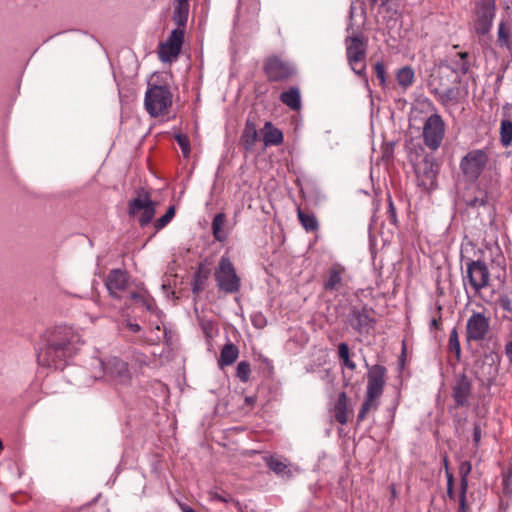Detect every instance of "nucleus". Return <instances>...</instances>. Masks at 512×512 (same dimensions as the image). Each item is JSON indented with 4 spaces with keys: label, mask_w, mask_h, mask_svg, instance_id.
Instances as JSON below:
<instances>
[{
    "label": "nucleus",
    "mask_w": 512,
    "mask_h": 512,
    "mask_svg": "<svg viewBox=\"0 0 512 512\" xmlns=\"http://www.w3.org/2000/svg\"><path fill=\"white\" fill-rule=\"evenodd\" d=\"M81 344L80 335L72 328L56 327L38 352V363L48 368L62 369L77 354Z\"/></svg>",
    "instance_id": "1"
},
{
    "label": "nucleus",
    "mask_w": 512,
    "mask_h": 512,
    "mask_svg": "<svg viewBox=\"0 0 512 512\" xmlns=\"http://www.w3.org/2000/svg\"><path fill=\"white\" fill-rule=\"evenodd\" d=\"M217 287L226 294L237 293L241 288V279L227 256H222L214 271Z\"/></svg>",
    "instance_id": "2"
},
{
    "label": "nucleus",
    "mask_w": 512,
    "mask_h": 512,
    "mask_svg": "<svg viewBox=\"0 0 512 512\" xmlns=\"http://www.w3.org/2000/svg\"><path fill=\"white\" fill-rule=\"evenodd\" d=\"M346 57L352 71L361 77L366 71L367 43L361 35L347 37L345 40Z\"/></svg>",
    "instance_id": "3"
},
{
    "label": "nucleus",
    "mask_w": 512,
    "mask_h": 512,
    "mask_svg": "<svg viewBox=\"0 0 512 512\" xmlns=\"http://www.w3.org/2000/svg\"><path fill=\"white\" fill-rule=\"evenodd\" d=\"M171 104L172 94L166 86L154 85L148 88L145 93V109L152 117L166 113Z\"/></svg>",
    "instance_id": "4"
},
{
    "label": "nucleus",
    "mask_w": 512,
    "mask_h": 512,
    "mask_svg": "<svg viewBox=\"0 0 512 512\" xmlns=\"http://www.w3.org/2000/svg\"><path fill=\"white\" fill-rule=\"evenodd\" d=\"M98 365L103 371V374L95 375V378L104 376L117 386H126L131 382L132 374L128 368V364L123 360L117 357H111L106 361L99 360Z\"/></svg>",
    "instance_id": "5"
},
{
    "label": "nucleus",
    "mask_w": 512,
    "mask_h": 512,
    "mask_svg": "<svg viewBox=\"0 0 512 512\" xmlns=\"http://www.w3.org/2000/svg\"><path fill=\"white\" fill-rule=\"evenodd\" d=\"M488 154L485 150L475 149L469 151L460 162V169L466 179L476 181L488 162Z\"/></svg>",
    "instance_id": "6"
},
{
    "label": "nucleus",
    "mask_w": 512,
    "mask_h": 512,
    "mask_svg": "<svg viewBox=\"0 0 512 512\" xmlns=\"http://www.w3.org/2000/svg\"><path fill=\"white\" fill-rule=\"evenodd\" d=\"M496 15L495 0H481L475 7V19L473 30L477 35H486L492 28V23Z\"/></svg>",
    "instance_id": "7"
},
{
    "label": "nucleus",
    "mask_w": 512,
    "mask_h": 512,
    "mask_svg": "<svg viewBox=\"0 0 512 512\" xmlns=\"http://www.w3.org/2000/svg\"><path fill=\"white\" fill-rule=\"evenodd\" d=\"M445 124L438 114L427 118L423 126V139L425 145L431 150H437L444 138Z\"/></svg>",
    "instance_id": "8"
},
{
    "label": "nucleus",
    "mask_w": 512,
    "mask_h": 512,
    "mask_svg": "<svg viewBox=\"0 0 512 512\" xmlns=\"http://www.w3.org/2000/svg\"><path fill=\"white\" fill-rule=\"evenodd\" d=\"M490 330V318L482 312H473L466 322L467 341H483Z\"/></svg>",
    "instance_id": "9"
},
{
    "label": "nucleus",
    "mask_w": 512,
    "mask_h": 512,
    "mask_svg": "<svg viewBox=\"0 0 512 512\" xmlns=\"http://www.w3.org/2000/svg\"><path fill=\"white\" fill-rule=\"evenodd\" d=\"M183 40L184 30L181 28L174 29L169 38L159 45V59L165 63L175 61L181 51Z\"/></svg>",
    "instance_id": "10"
},
{
    "label": "nucleus",
    "mask_w": 512,
    "mask_h": 512,
    "mask_svg": "<svg viewBox=\"0 0 512 512\" xmlns=\"http://www.w3.org/2000/svg\"><path fill=\"white\" fill-rule=\"evenodd\" d=\"M129 214L131 216L139 215L140 225L146 226L155 215V205L147 194L139 195L129 202Z\"/></svg>",
    "instance_id": "11"
},
{
    "label": "nucleus",
    "mask_w": 512,
    "mask_h": 512,
    "mask_svg": "<svg viewBox=\"0 0 512 512\" xmlns=\"http://www.w3.org/2000/svg\"><path fill=\"white\" fill-rule=\"evenodd\" d=\"M469 282L475 291H480L489 284L490 273L482 261H471L467 264Z\"/></svg>",
    "instance_id": "12"
},
{
    "label": "nucleus",
    "mask_w": 512,
    "mask_h": 512,
    "mask_svg": "<svg viewBox=\"0 0 512 512\" xmlns=\"http://www.w3.org/2000/svg\"><path fill=\"white\" fill-rule=\"evenodd\" d=\"M348 323L359 334H368L373 328L374 319L366 307H353L348 315Z\"/></svg>",
    "instance_id": "13"
},
{
    "label": "nucleus",
    "mask_w": 512,
    "mask_h": 512,
    "mask_svg": "<svg viewBox=\"0 0 512 512\" xmlns=\"http://www.w3.org/2000/svg\"><path fill=\"white\" fill-rule=\"evenodd\" d=\"M265 72L270 81H282L290 77L293 67L278 57H271L265 63Z\"/></svg>",
    "instance_id": "14"
},
{
    "label": "nucleus",
    "mask_w": 512,
    "mask_h": 512,
    "mask_svg": "<svg viewBox=\"0 0 512 512\" xmlns=\"http://www.w3.org/2000/svg\"><path fill=\"white\" fill-rule=\"evenodd\" d=\"M386 368L382 365H373L367 374L366 393L378 398L383 394L385 386Z\"/></svg>",
    "instance_id": "15"
},
{
    "label": "nucleus",
    "mask_w": 512,
    "mask_h": 512,
    "mask_svg": "<svg viewBox=\"0 0 512 512\" xmlns=\"http://www.w3.org/2000/svg\"><path fill=\"white\" fill-rule=\"evenodd\" d=\"M471 389V382L465 374L457 376L453 385V398L458 407L468 405Z\"/></svg>",
    "instance_id": "16"
},
{
    "label": "nucleus",
    "mask_w": 512,
    "mask_h": 512,
    "mask_svg": "<svg viewBox=\"0 0 512 512\" xmlns=\"http://www.w3.org/2000/svg\"><path fill=\"white\" fill-rule=\"evenodd\" d=\"M346 273V268L339 264H333L327 272V277L323 283L325 291H339L344 286L343 276Z\"/></svg>",
    "instance_id": "17"
},
{
    "label": "nucleus",
    "mask_w": 512,
    "mask_h": 512,
    "mask_svg": "<svg viewBox=\"0 0 512 512\" xmlns=\"http://www.w3.org/2000/svg\"><path fill=\"white\" fill-rule=\"evenodd\" d=\"M127 283L128 277L126 272L120 269H115L108 274L106 287L111 296L119 298L120 293L126 289Z\"/></svg>",
    "instance_id": "18"
},
{
    "label": "nucleus",
    "mask_w": 512,
    "mask_h": 512,
    "mask_svg": "<svg viewBox=\"0 0 512 512\" xmlns=\"http://www.w3.org/2000/svg\"><path fill=\"white\" fill-rule=\"evenodd\" d=\"M267 467L275 474L285 478H292L294 476L293 466L275 456H267L264 458Z\"/></svg>",
    "instance_id": "19"
},
{
    "label": "nucleus",
    "mask_w": 512,
    "mask_h": 512,
    "mask_svg": "<svg viewBox=\"0 0 512 512\" xmlns=\"http://www.w3.org/2000/svg\"><path fill=\"white\" fill-rule=\"evenodd\" d=\"M449 69L457 76L465 75L470 68V64L468 61V53L467 52H459L455 55L454 58L450 60L448 64H441L439 69Z\"/></svg>",
    "instance_id": "20"
},
{
    "label": "nucleus",
    "mask_w": 512,
    "mask_h": 512,
    "mask_svg": "<svg viewBox=\"0 0 512 512\" xmlns=\"http://www.w3.org/2000/svg\"><path fill=\"white\" fill-rule=\"evenodd\" d=\"M333 417L341 425H345L349 420L350 409L348 398L344 391L339 393L338 398L332 408Z\"/></svg>",
    "instance_id": "21"
},
{
    "label": "nucleus",
    "mask_w": 512,
    "mask_h": 512,
    "mask_svg": "<svg viewBox=\"0 0 512 512\" xmlns=\"http://www.w3.org/2000/svg\"><path fill=\"white\" fill-rule=\"evenodd\" d=\"M472 466L469 461H463L459 465V475H460V510L462 512L465 511L466 506V493L468 489V476L471 472Z\"/></svg>",
    "instance_id": "22"
},
{
    "label": "nucleus",
    "mask_w": 512,
    "mask_h": 512,
    "mask_svg": "<svg viewBox=\"0 0 512 512\" xmlns=\"http://www.w3.org/2000/svg\"><path fill=\"white\" fill-rule=\"evenodd\" d=\"M497 45L512 53V23L501 21L497 29Z\"/></svg>",
    "instance_id": "23"
},
{
    "label": "nucleus",
    "mask_w": 512,
    "mask_h": 512,
    "mask_svg": "<svg viewBox=\"0 0 512 512\" xmlns=\"http://www.w3.org/2000/svg\"><path fill=\"white\" fill-rule=\"evenodd\" d=\"M257 139L258 132L256 124L252 120L247 119L241 135V144L243 148L247 151L252 150Z\"/></svg>",
    "instance_id": "24"
},
{
    "label": "nucleus",
    "mask_w": 512,
    "mask_h": 512,
    "mask_svg": "<svg viewBox=\"0 0 512 512\" xmlns=\"http://www.w3.org/2000/svg\"><path fill=\"white\" fill-rule=\"evenodd\" d=\"M262 133L263 142L266 147L278 146L283 143V133L278 128L274 127L271 122L265 123Z\"/></svg>",
    "instance_id": "25"
},
{
    "label": "nucleus",
    "mask_w": 512,
    "mask_h": 512,
    "mask_svg": "<svg viewBox=\"0 0 512 512\" xmlns=\"http://www.w3.org/2000/svg\"><path fill=\"white\" fill-rule=\"evenodd\" d=\"M239 350L232 344H225L221 350L220 357L218 359V365L220 368L232 365L238 358Z\"/></svg>",
    "instance_id": "26"
},
{
    "label": "nucleus",
    "mask_w": 512,
    "mask_h": 512,
    "mask_svg": "<svg viewBox=\"0 0 512 512\" xmlns=\"http://www.w3.org/2000/svg\"><path fill=\"white\" fill-rule=\"evenodd\" d=\"M280 100L292 110H299L301 108L300 91L296 87H291L289 90L280 94Z\"/></svg>",
    "instance_id": "27"
},
{
    "label": "nucleus",
    "mask_w": 512,
    "mask_h": 512,
    "mask_svg": "<svg viewBox=\"0 0 512 512\" xmlns=\"http://www.w3.org/2000/svg\"><path fill=\"white\" fill-rule=\"evenodd\" d=\"M414 79V70L410 66H404L396 72L397 83L404 90L408 89L413 84Z\"/></svg>",
    "instance_id": "28"
},
{
    "label": "nucleus",
    "mask_w": 512,
    "mask_h": 512,
    "mask_svg": "<svg viewBox=\"0 0 512 512\" xmlns=\"http://www.w3.org/2000/svg\"><path fill=\"white\" fill-rule=\"evenodd\" d=\"M225 222H226V216L223 213L216 214L213 219V222H212L213 236L217 241L223 242L227 238V235L223 230Z\"/></svg>",
    "instance_id": "29"
},
{
    "label": "nucleus",
    "mask_w": 512,
    "mask_h": 512,
    "mask_svg": "<svg viewBox=\"0 0 512 512\" xmlns=\"http://www.w3.org/2000/svg\"><path fill=\"white\" fill-rule=\"evenodd\" d=\"M378 406H379V398L374 395H370V394L366 393L365 399L362 403L361 409L358 414V421H363L365 419V417L367 416V414L370 411L376 410L378 408Z\"/></svg>",
    "instance_id": "30"
},
{
    "label": "nucleus",
    "mask_w": 512,
    "mask_h": 512,
    "mask_svg": "<svg viewBox=\"0 0 512 512\" xmlns=\"http://www.w3.org/2000/svg\"><path fill=\"white\" fill-rule=\"evenodd\" d=\"M434 93L443 105H448L457 101L459 89L456 87L446 88L444 90L435 89Z\"/></svg>",
    "instance_id": "31"
},
{
    "label": "nucleus",
    "mask_w": 512,
    "mask_h": 512,
    "mask_svg": "<svg viewBox=\"0 0 512 512\" xmlns=\"http://www.w3.org/2000/svg\"><path fill=\"white\" fill-rule=\"evenodd\" d=\"M297 216L302 227L307 231H316L319 227L318 220L314 214L305 213L300 208L297 210Z\"/></svg>",
    "instance_id": "32"
},
{
    "label": "nucleus",
    "mask_w": 512,
    "mask_h": 512,
    "mask_svg": "<svg viewBox=\"0 0 512 512\" xmlns=\"http://www.w3.org/2000/svg\"><path fill=\"white\" fill-rule=\"evenodd\" d=\"M173 20L179 28H184L188 21L190 6L174 3Z\"/></svg>",
    "instance_id": "33"
},
{
    "label": "nucleus",
    "mask_w": 512,
    "mask_h": 512,
    "mask_svg": "<svg viewBox=\"0 0 512 512\" xmlns=\"http://www.w3.org/2000/svg\"><path fill=\"white\" fill-rule=\"evenodd\" d=\"M500 140L504 147L510 146L512 142V121L503 120L501 122Z\"/></svg>",
    "instance_id": "34"
},
{
    "label": "nucleus",
    "mask_w": 512,
    "mask_h": 512,
    "mask_svg": "<svg viewBox=\"0 0 512 512\" xmlns=\"http://www.w3.org/2000/svg\"><path fill=\"white\" fill-rule=\"evenodd\" d=\"M448 350L450 352L454 353L456 355L457 359L460 358L461 346H460L458 331L456 328H453L450 331L449 340H448Z\"/></svg>",
    "instance_id": "35"
},
{
    "label": "nucleus",
    "mask_w": 512,
    "mask_h": 512,
    "mask_svg": "<svg viewBox=\"0 0 512 512\" xmlns=\"http://www.w3.org/2000/svg\"><path fill=\"white\" fill-rule=\"evenodd\" d=\"M175 140L177 141V143L182 151L183 156L185 158L189 157L191 150H190V142H189L188 137L182 133H177V134H175Z\"/></svg>",
    "instance_id": "36"
},
{
    "label": "nucleus",
    "mask_w": 512,
    "mask_h": 512,
    "mask_svg": "<svg viewBox=\"0 0 512 512\" xmlns=\"http://www.w3.org/2000/svg\"><path fill=\"white\" fill-rule=\"evenodd\" d=\"M251 369L250 364L246 361H241L237 365L236 375L242 382H247L249 379Z\"/></svg>",
    "instance_id": "37"
},
{
    "label": "nucleus",
    "mask_w": 512,
    "mask_h": 512,
    "mask_svg": "<svg viewBox=\"0 0 512 512\" xmlns=\"http://www.w3.org/2000/svg\"><path fill=\"white\" fill-rule=\"evenodd\" d=\"M174 215H175V207L170 206L168 208V210L166 211V213L156 221L155 227L157 229H162L172 220Z\"/></svg>",
    "instance_id": "38"
},
{
    "label": "nucleus",
    "mask_w": 512,
    "mask_h": 512,
    "mask_svg": "<svg viewBox=\"0 0 512 512\" xmlns=\"http://www.w3.org/2000/svg\"><path fill=\"white\" fill-rule=\"evenodd\" d=\"M131 298L146 307L147 310H152L154 308V303L152 300L148 299L143 295V292H132L130 294Z\"/></svg>",
    "instance_id": "39"
},
{
    "label": "nucleus",
    "mask_w": 512,
    "mask_h": 512,
    "mask_svg": "<svg viewBox=\"0 0 512 512\" xmlns=\"http://www.w3.org/2000/svg\"><path fill=\"white\" fill-rule=\"evenodd\" d=\"M131 298L146 307L147 310H152L154 308V303L152 300L148 299L143 295V292H132L130 294Z\"/></svg>",
    "instance_id": "40"
},
{
    "label": "nucleus",
    "mask_w": 512,
    "mask_h": 512,
    "mask_svg": "<svg viewBox=\"0 0 512 512\" xmlns=\"http://www.w3.org/2000/svg\"><path fill=\"white\" fill-rule=\"evenodd\" d=\"M374 71L380 82V85L384 87L386 85V69L383 62H377L374 66Z\"/></svg>",
    "instance_id": "41"
},
{
    "label": "nucleus",
    "mask_w": 512,
    "mask_h": 512,
    "mask_svg": "<svg viewBox=\"0 0 512 512\" xmlns=\"http://www.w3.org/2000/svg\"><path fill=\"white\" fill-rule=\"evenodd\" d=\"M251 322L254 327L259 328V329L265 327L267 324L266 318L264 317V315L262 313L253 314L251 316Z\"/></svg>",
    "instance_id": "42"
},
{
    "label": "nucleus",
    "mask_w": 512,
    "mask_h": 512,
    "mask_svg": "<svg viewBox=\"0 0 512 512\" xmlns=\"http://www.w3.org/2000/svg\"><path fill=\"white\" fill-rule=\"evenodd\" d=\"M338 356L340 360L350 356L349 346L346 343L342 342L338 345Z\"/></svg>",
    "instance_id": "43"
},
{
    "label": "nucleus",
    "mask_w": 512,
    "mask_h": 512,
    "mask_svg": "<svg viewBox=\"0 0 512 512\" xmlns=\"http://www.w3.org/2000/svg\"><path fill=\"white\" fill-rule=\"evenodd\" d=\"M481 440V427L479 424H475L473 428V442L476 446H478Z\"/></svg>",
    "instance_id": "44"
},
{
    "label": "nucleus",
    "mask_w": 512,
    "mask_h": 512,
    "mask_svg": "<svg viewBox=\"0 0 512 512\" xmlns=\"http://www.w3.org/2000/svg\"><path fill=\"white\" fill-rule=\"evenodd\" d=\"M487 202V199L486 197H482V198H475L473 200H470L468 202V205L470 207H478V206H484Z\"/></svg>",
    "instance_id": "45"
},
{
    "label": "nucleus",
    "mask_w": 512,
    "mask_h": 512,
    "mask_svg": "<svg viewBox=\"0 0 512 512\" xmlns=\"http://www.w3.org/2000/svg\"><path fill=\"white\" fill-rule=\"evenodd\" d=\"M341 362L342 365L348 368L349 370L353 371L356 369V363L350 359V356L344 358L343 360H341Z\"/></svg>",
    "instance_id": "46"
},
{
    "label": "nucleus",
    "mask_w": 512,
    "mask_h": 512,
    "mask_svg": "<svg viewBox=\"0 0 512 512\" xmlns=\"http://www.w3.org/2000/svg\"><path fill=\"white\" fill-rule=\"evenodd\" d=\"M444 465H445V468H446L447 487H452V485H453V476H452V474L448 470V463H447V459L446 458H444Z\"/></svg>",
    "instance_id": "47"
},
{
    "label": "nucleus",
    "mask_w": 512,
    "mask_h": 512,
    "mask_svg": "<svg viewBox=\"0 0 512 512\" xmlns=\"http://www.w3.org/2000/svg\"><path fill=\"white\" fill-rule=\"evenodd\" d=\"M202 281L200 280V276L197 275L194 279V282H193V292H199L201 291L202 287Z\"/></svg>",
    "instance_id": "48"
},
{
    "label": "nucleus",
    "mask_w": 512,
    "mask_h": 512,
    "mask_svg": "<svg viewBox=\"0 0 512 512\" xmlns=\"http://www.w3.org/2000/svg\"><path fill=\"white\" fill-rule=\"evenodd\" d=\"M505 354L507 358L509 359L510 363L512 364V341H509L505 345Z\"/></svg>",
    "instance_id": "49"
},
{
    "label": "nucleus",
    "mask_w": 512,
    "mask_h": 512,
    "mask_svg": "<svg viewBox=\"0 0 512 512\" xmlns=\"http://www.w3.org/2000/svg\"><path fill=\"white\" fill-rule=\"evenodd\" d=\"M127 327H128L132 332H135V333L140 331V326H139V324H137V323L127 322Z\"/></svg>",
    "instance_id": "50"
},
{
    "label": "nucleus",
    "mask_w": 512,
    "mask_h": 512,
    "mask_svg": "<svg viewBox=\"0 0 512 512\" xmlns=\"http://www.w3.org/2000/svg\"><path fill=\"white\" fill-rule=\"evenodd\" d=\"M189 2H190V0H175L174 1V3H176V4L185 5V6H190Z\"/></svg>",
    "instance_id": "51"
},
{
    "label": "nucleus",
    "mask_w": 512,
    "mask_h": 512,
    "mask_svg": "<svg viewBox=\"0 0 512 512\" xmlns=\"http://www.w3.org/2000/svg\"><path fill=\"white\" fill-rule=\"evenodd\" d=\"M447 494L451 499L454 498V492L452 490V487H447Z\"/></svg>",
    "instance_id": "52"
},
{
    "label": "nucleus",
    "mask_w": 512,
    "mask_h": 512,
    "mask_svg": "<svg viewBox=\"0 0 512 512\" xmlns=\"http://www.w3.org/2000/svg\"><path fill=\"white\" fill-rule=\"evenodd\" d=\"M428 178L431 180L435 178V173L432 170L428 173Z\"/></svg>",
    "instance_id": "53"
},
{
    "label": "nucleus",
    "mask_w": 512,
    "mask_h": 512,
    "mask_svg": "<svg viewBox=\"0 0 512 512\" xmlns=\"http://www.w3.org/2000/svg\"><path fill=\"white\" fill-rule=\"evenodd\" d=\"M437 325H438V320L437 319H432L431 320V326L432 327H437Z\"/></svg>",
    "instance_id": "54"
},
{
    "label": "nucleus",
    "mask_w": 512,
    "mask_h": 512,
    "mask_svg": "<svg viewBox=\"0 0 512 512\" xmlns=\"http://www.w3.org/2000/svg\"><path fill=\"white\" fill-rule=\"evenodd\" d=\"M389 207H390V209L394 212L393 203H392L391 201L389 202Z\"/></svg>",
    "instance_id": "55"
},
{
    "label": "nucleus",
    "mask_w": 512,
    "mask_h": 512,
    "mask_svg": "<svg viewBox=\"0 0 512 512\" xmlns=\"http://www.w3.org/2000/svg\"><path fill=\"white\" fill-rule=\"evenodd\" d=\"M246 401H247L248 403H251V402H252V399H251V398H246Z\"/></svg>",
    "instance_id": "56"
}]
</instances>
